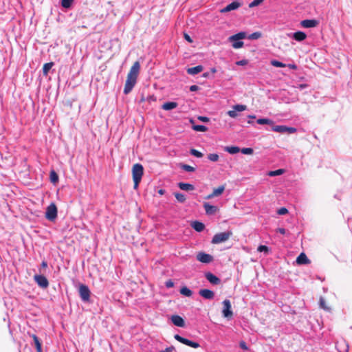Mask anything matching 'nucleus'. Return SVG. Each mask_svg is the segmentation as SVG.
I'll return each instance as SVG.
<instances>
[{
  "label": "nucleus",
  "mask_w": 352,
  "mask_h": 352,
  "mask_svg": "<svg viewBox=\"0 0 352 352\" xmlns=\"http://www.w3.org/2000/svg\"><path fill=\"white\" fill-rule=\"evenodd\" d=\"M225 151L230 154H236L240 151V148L238 146H226Z\"/></svg>",
  "instance_id": "nucleus-31"
},
{
  "label": "nucleus",
  "mask_w": 352,
  "mask_h": 352,
  "mask_svg": "<svg viewBox=\"0 0 352 352\" xmlns=\"http://www.w3.org/2000/svg\"><path fill=\"white\" fill-rule=\"evenodd\" d=\"M232 42V46L234 49H239L243 46V42L240 40L238 41H231Z\"/></svg>",
  "instance_id": "nucleus-35"
},
{
  "label": "nucleus",
  "mask_w": 352,
  "mask_h": 352,
  "mask_svg": "<svg viewBox=\"0 0 352 352\" xmlns=\"http://www.w3.org/2000/svg\"><path fill=\"white\" fill-rule=\"evenodd\" d=\"M78 292L80 297L83 302L89 301L91 292L88 286L84 284L80 285Z\"/></svg>",
  "instance_id": "nucleus-5"
},
{
  "label": "nucleus",
  "mask_w": 352,
  "mask_h": 352,
  "mask_svg": "<svg viewBox=\"0 0 352 352\" xmlns=\"http://www.w3.org/2000/svg\"><path fill=\"white\" fill-rule=\"evenodd\" d=\"M74 0H61V6L65 8L71 7Z\"/></svg>",
  "instance_id": "nucleus-37"
},
{
  "label": "nucleus",
  "mask_w": 352,
  "mask_h": 352,
  "mask_svg": "<svg viewBox=\"0 0 352 352\" xmlns=\"http://www.w3.org/2000/svg\"><path fill=\"white\" fill-rule=\"evenodd\" d=\"M136 82L137 78L127 76L123 91L124 94L126 95L129 94L132 91Z\"/></svg>",
  "instance_id": "nucleus-8"
},
{
  "label": "nucleus",
  "mask_w": 352,
  "mask_h": 352,
  "mask_svg": "<svg viewBox=\"0 0 352 352\" xmlns=\"http://www.w3.org/2000/svg\"><path fill=\"white\" fill-rule=\"evenodd\" d=\"M242 3L238 1H234L231 3L227 5L225 8H222L220 12L221 13H226L232 10H235L241 6Z\"/></svg>",
  "instance_id": "nucleus-12"
},
{
  "label": "nucleus",
  "mask_w": 352,
  "mask_h": 352,
  "mask_svg": "<svg viewBox=\"0 0 352 352\" xmlns=\"http://www.w3.org/2000/svg\"><path fill=\"white\" fill-rule=\"evenodd\" d=\"M232 109V110L228 111V115L230 117L234 118L238 116L237 111H243L246 110L247 106L245 104H235L233 106Z\"/></svg>",
  "instance_id": "nucleus-10"
},
{
  "label": "nucleus",
  "mask_w": 352,
  "mask_h": 352,
  "mask_svg": "<svg viewBox=\"0 0 352 352\" xmlns=\"http://www.w3.org/2000/svg\"><path fill=\"white\" fill-rule=\"evenodd\" d=\"M45 217L51 221H54L57 217V208L54 203L50 204L45 212Z\"/></svg>",
  "instance_id": "nucleus-2"
},
{
  "label": "nucleus",
  "mask_w": 352,
  "mask_h": 352,
  "mask_svg": "<svg viewBox=\"0 0 352 352\" xmlns=\"http://www.w3.org/2000/svg\"><path fill=\"white\" fill-rule=\"evenodd\" d=\"M241 151L244 155H251L254 152L252 148H243Z\"/></svg>",
  "instance_id": "nucleus-45"
},
{
  "label": "nucleus",
  "mask_w": 352,
  "mask_h": 352,
  "mask_svg": "<svg viewBox=\"0 0 352 352\" xmlns=\"http://www.w3.org/2000/svg\"><path fill=\"white\" fill-rule=\"evenodd\" d=\"M41 267H43V268H45L47 267V263L45 261H43L42 263H41Z\"/></svg>",
  "instance_id": "nucleus-60"
},
{
  "label": "nucleus",
  "mask_w": 352,
  "mask_h": 352,
  "mask_svg": "<svg viewBox=\"0 0 352 352\" xmlns=\"http://www.w3.org/2000/svg\"><path fill=\"white\" fill-rule=\"evenodd\" d=\"M175 197L177 199V200L180 203H184L186 199V195L180 192L175 193Z\"/></svg>",
  "instance_id": "nucleus-34"
},
{
  "label": "nucleus",
  "mask_w": 352,
  "mask_h": 352,
  "mask_svg": "<svg viewBox=\"0 0 352 352\" xmlns=\"http://www.w3.org/2000/svg\"><path fill=\"white\" fill-rule=\"evenodd\" d=\"M197 259L203 263H210L212 261L213 257L209 254L201 252L197 254Z\"/></svg>",
  "instance_id": "nucleus-11"
},
{
  "label": "nucleus",
  "mask_w": 352,
  "mask_h": 352,
  "mask_svg": "<svg viewBox=\"0 0 352 352\" xmlns=\"http://www.w3.org/2000/svg\"><path fill=\"white\" fill-rule=\"evenodd\" d=\"M271 64L272 65L274 66V67H286V65L282 62H280L278 60H272L271 61Z\"/></svg>",
  "instance_id": "nucleus-38"
},
{
  "label": "nucleus",
  "mask_w": 352,
  "mask_h": 352,
  "mask_svg": "<svg viewBox=\"0 0 352 352\" xmlns=\"http://www.w3.org/2000/svg\"><path fill=\"white\" fill-rule=\"evenodd\" d=\"M285 172V170L284 169H277L276 170H271L268 173V175L270 176V177H274V176H278V175H280L282 174H283Z\"/></svg>",
  "instance_id": "nucleus-33"
},
{
  "label": "nucleus",
  "mask_w": 352,
  "mask_h": 352,
  "mask_svg": "<svg viewBox=\"0 0 352 352\" xmlns=\"http://www.w3.org/2000/svg\"><path fill=\"white\" fill-rule=\"evenodd\" d=\"M165 190L164 189H160L158 190L157 192L160 195H164L165 193Z\"/></svg>",
  "instance_id": "nucleus-59"
},
{
  "label": "nucleus",
  "mask_w": 352,
  "mask_h": 352,
  "mask_svg": "<svg viewBox=\"0 0 352 352\" xmlns=\"http://www.w3.org/2000/svg\"><path fill=\"white\" fill-rule=\"evenodd\" d=\"M248 117L249 118H250V119H254V118H256V116H255L254 115H249Z\"/></svg>",
  "instance_id": "nucleus-61"
},
{
  "label": "nucleus",
  "mask_w": 352,
  "mask_h": 352,
  "mask_svg": "<svg viewBox=\"0 0 352 352\" xmlns=\"http://www.w3.org/2000/svg\"><path fill=\"white\" fill-rule=\"evenodd\" d=\"M32 338H33L34 343L35 344L37 352H43L41 343L40 342L38 338L35 334H33L32 336Z\"/></svg>",
  "instance_id": "nucleus-27"
},
{
  "label": "nucleus",
  "mask_w": 352,
  "mask_h": 352,
  "mask_svg": "<svg viewBox=\"0 0 352 352\" xmlns=\"http://www.w3.org/2000/svg\"><path fill=\"white\" fill-rule=\"evenodd\" d=\"M248 63V61L246 60H241L236 63L237 65L243 66L245 65Z\"/></svg>",
  "instance_id": "nucleus-51"
},
{
  "label": "nucleus",
  "mask_w": 352,
  "mask_h": 352,
  "mask_svg": "<svg viewBox=\"0 0 352 352\" xmlns=\"http://www.w3.org/2000/svg\"><path fill=\"white\" fill-rule=\"evenodd\" d=\"M199 89V87L195 85H191L189 88L190 91H197Z\"/></svg>",
  "instance_id": "nucleus-52"
},
{
  "label": "nucleus",
  "mask_w": 352,
  "mask_h": 352,
  "mask_svg": "<svg viewBox=\"0 0 352 352\" xmlns=\"http://www.w3.org/2000/svg\"><path fill=\"white\" fill-rule=\"evenodd\" d=\"M50 180L52 183H56L58 180V176L54 170H52L50 173Z\"/></svg>",
  "instance_id": "nucleus-39"
},
{
  "label": "nucleus",
  "mask_w": 352,
  "mask_h": 352,
  "mask_svg": "<svg viewBox=\"0 0 352 352\" xmlns=\"http://www.w3.org/2000/svg\"><path fill=\"white\" fill-rule=\"evenodd\" d=\"M231 235V232H223L217 233L214 235L211 242L213 244H219L225 242L230 238Z\"/></svg>",
  "instance_id": "nucleus-1"
},
{
  "label": "nucleus",
  "mask_w": 352,
  "mask_h": 352,
  "mask_svg": "<svg viewBox=\"0 0 352 352\" xmlns=\"http://www.w3.org/2000/svg\"><path fill=\"white\" fill-rule=\"evenodd\" d=\"M223 310L222 315L224 318H230L233 316V312L232 311V307L230 301L228 299H226L223 301Z\"/></svg>",
  "instance_id": "nucleus-6"
},
{
  "label": "nucleus",
  "mask_w": 352,
  "mask_h": 352,
  "mask_svg": "<svg viewBox=\"0 0 352 352\" xmlns=\"http://www.w3.org/2000/svg\"><path fill=\"white\" fill-rule=\"evenodd\" d=\"M179 292L182 295L187 297H190L192 295V290H190L188 287L186 286L182 287L180 289Z\"/></svg>",
  "instance_id": "nucleus-28"
},
{
  "label": "nucleus",
  "mask_w": 352,
  "mask_h": 352,
  "mask_svg": "<svg viewBox=\"0 0 352 352\" xmlns=\"http://www.w3.org/2000/svg\"><path fill=\"white\" fill-rule=\"evenodd\" d=\"M54 65L53 62L47 63L44 64L43 67V74L44 76H47L49 71L51 69L52 66Z\"/></svg>",
  "instance_id": "nucleus-30"
},
{
  "label": "nucleus",
  "mask_w": 352,
  "mask_h": 352,
  "mask_svg": "<svg viewBox=\"0 0 352 352\" xmlns=\"http://www.w3.org/2000/svg\"><path fill=\"white\" fill-rule=\"evenodd\" d=\"M272 130L275 132L280 133H288L292 134L296 132L297 129L295 127L287 126L285 125H272Z\"/></svg>",
  "instance_id": "nucleus-3"
},
{
  "label": "nucleus",
  "mask_w": 352,
  "mask_h": 352,
  "mask_svg": "<svg viewBox=\"0 0 352 352\" xmlns=\"http://www.w3.org/2000/svg\"><path fill=\"white\" fill-rule=\"evenodd\" d=\"M174 338L176 340H177L178 342H179L185 345H187L188 346L195 348V349H197L200 346V345L198 342H196L190 340L187 338H183L181 336H179V334H175L174 336Z\"/></svg>",
  "instance_id": "nucleus-7"
},
{
  "label": "nucleus",
  "mask_w": 352,
  "mask_h": 352,
  "mask_svg": "<svg viewBox=\"0 0 352 352\" xmlns=\"http://www.w3.org/2000/svg\"><path fill=\"white\" fill-rule=\"evenodd\" d=\"M157 98L154 95H151L146 97L145 99L144 98H142L141 101L146 100L148 102H155L156 101Z\"/></svg>",
  "instance_id": "nucleus-44"
},
{
  "label": "nucleus",
  "mask_w": 352,
  "mask_h": 352,
  "mask_svg": "<svg viewBox=\"0 0 352 352\" xmlns=\"http://www.w3.org/2000/svg\"><path fill=\"white\" fill-rule=\"evenodd\" d=\"M208 159L212 162H217L219 160V155L217 153H210L208 155Z\"/></svg>",
  "instance_id": "nucleus-42"
},
{
  "label": "nucleus",
  "mask_w": 352,
  "mask_h": 352,
  "mask_svg": "<svg viewBox=\"0 0 352 352\" xmlns=\"http://www.w3.org/2000/svg\"><path fill=\"white\" fill-rule=\"evenodd\" d=\"M292 37L296 41H303L307 38V34L301 31H298L292 34Z\"/></svg>",
  "instance_id": "nucleus-21"
},
{
  "label": "nucleus",
  "mask_w": 352,
  "mask_h": 352,
  "mask_svg": "<svg viewBox=\"0 0 352 352\" xmlns=\"http://www.w3.org/2000/svg\"><path fill=\"white\" fill-rule=\"evenodd\" d=\"M248 122L249 124H252V123H253V122H252V120H248Z\"/></svg>",
  "instance_id": "nucleus-64"
},
{
  "label": "nucleus",
  "mask_w": 352,
  "mask_h": 352,
  "mask_svg": "<svg viewBox=\"0 0 352 352\" xmlns=\"http://www.w3.org/2000/svg\"><path fill=\"white\" fill-rule=\"evenodd\" d=\"M261 37V33L259 32H255L249 35L248 38L251 40L258 39Z\"/></svg>",
  "instance_id": "nucleus-40"
},
{
  "label": "nucleus",
  "mask_w": 352,
  "mask_h": 352,
  "mask_svg": "<svg viewBox=\"0 0 352 352\" xmlns=\"http://www.w3.org/2000/svg\"><path fill=\"white\" fill-rule=\"evenodd\" d=\"M319 304H320V307L322 309H323L324 310H329V308L326 306L325 300L322 297H320V300H319Z\"/></svg>",
  "instance_id": "nucleus-43"
},
{
  "label": "nucleus",
  "mask_w": 352,
  "mask_h": 352,
  "mask_svg": "<svg viewBox=\"0 0 352 352\" xmlns=\"http://www.w3.org/2000/svg\"><path fill=\"white\" fill-rule=\"evenodd\" d=\"M225 190L224 186H220L217 188H214L212 192L207 196V199H212L214 197L219 196L221 195Z\"/></svg>",
  "instance_id": "nucleus-19"
},
{
  "label": "nucleus",
  "mask_w": 352,
  "mask_h": 352,
  "mask_svg": "<svg viewBox=\"0 0 352 352\" xmlns=\"http://www.w3.org/2000/svg\"><path fill=\"white\" fill-rule=\"evenodd\" d=\"M191 227L197 232H202L205 228V225L200 221H195L191 223Z\"/></svg>",
  "instance_id": "nucleus-22"
},
{
  "label": "nucleus",
  "mask_w": 352,
  "mask_h": 352,
  "mask_svg": "<svg viewBox=\"0 0 352 352\" xmlns=\"http://www.w3.org/2000/svg\"><path fill=\"white\" fill-rule=\"evenodd\" d=\"M177 106L178 103L176 102H167L162 104V109L166 111H170L177 107Z\"/></svg>",
  "instance_id": "nucleus-24"
},
{
  "label": "nucleus",
  "mask_w": 352,
  "mask_h": 352,
  "mask_svg": "<svg viewBox=\"0 0 352 352\" xmlns=\"http://www.w3.org/2000/svg\"><path fill=\"white\" fill-rule=\"evenodd\" d=\"M140 181H141V179H138L137 181H133L134 182V188H138Z\"/></svg>",
  "instance_id": "nucleus-58"
},
{
  "label": "nucleus",
  "mask_w": 352,
  "mask_h": 352,
  "mask_svg": "<svg viewBox=\"0 0 352 352\" xmlns=\"http://www.w3.org/2000/svg\"><path fill=\"white\" fill-rule=\"evenodd\" d=\"M301 25L305 28L316 27L318 22L315 19H305L301 21Z\"/></svg>",
  "instance_id": "nucleus-17"
},
{
  "label": "nucleus",
  "mask_w": 352,
  "mask_h": 352,
  "mask_svg": "<svg viewBox=\"0 0 352 352\" xmlns=\"http://www.w3.org/2000/svg\"><path fill=\"white\" fill-rule=\"evenodd\" d=\"M276 232H279L280 234H285V232H286V230L283 228H278L277 230H276Z\"/></svg>",
  "instance_id": "nucleus-53"
},
{
  "label": "nucleus",
  "mask_w": 352,
  "mask_h": 352,
  "mask_svg": "<svg viewBox=\"0 0 352 352\" xmlns=\"http://www.w3.org/2000/svg\"><path fill=\"white\" fill-rule=\"evenodd\" d=\"M198 120H199L200 121H202V122H208L209 121V118L208 117H205V116H199L198 118Z\"/></svg>",
  "instance_id": "nucleus-54"
},
{
  "label": "nucleus",
  "mask_w": 352,
  "mask_h": 352,
  "mask_svg": "<svg viewBox=\"0 0 352 352\" xmlns=\"http://www.w3.org/2000/svg\"><path fill=\"white\" fill-rule=\"evenodd\" d=\"M208 73H204L203 74V77H208Z\"/></svg>",
  "instance_id": "nucleus-62"
},
{
  "label": "nucleus",
  "mask_w": 352,
  "mask_h": 352,
  "mask_svg": "<svg viewBox=\"0 0 352 352\" xmlns=\"http://www.w3.org/2000/svg\"><path fill=\"white\" fill-rule=\"evenodd\" d=\"M206 278L212 285H219L221 279L211 272H207L205 274Z\"/></svg>",
  "instance_id": "nucleus-15"
},
{
  "label": "nucleus",
  "mask_w": 352,
  "mask_h": 352,
  "mask_svg": "<svg viewBox=\"0 0 352 352\" xmlns=\"http://www.w3.org/2000/svg\"><path fill=\"white\" fill-rule=\"evenodd\" d=\"M256 122L258 124H269L271 126L274 124V121L269 118H259L256 120Z\"/></svg>",
  "instance_id": "nucleus-29"
},
{
  "label": "nucleus",
  "mask_w": 352,
  "mask_h": 352,
  "mask_svg": "<svg viewBox=\"0 0 352 352\" xmlns=\"http://www.w3.org/2000/svg\"><path fill=\"white\" fill-rule=\"evenodd\" d=\"M257 251L258 252H265L266 253H267L269 252V248L266 245H260L258 248H257Z\"/></svg>",
  "instance_id": "nucleus-46"
},
{
  "label": "nucleus",
  "mask_w": 352,
  "mask_h": 352,
  "mask_svg": "<svg viewBox=\"0 0 352 352\" xmlns=\"http://www.w3.org/2000/svg\"><path fill=\"white\" fill-rule=\"evenodd\" d=\"M178 186L180 189L183 190H192L195 189V186L192 184H188V183H183L180 182L178 184Z\"/></svg>",
  "instance_id": "nucleus-25"
},
{
  "label": "nucleus",
  "mask_w": 352,
  "mask_h": 352,
  "mask_svg": "<svg viewBox=\"0 0 352 352\" xmlns=\"http://www.w3.org/2000/svg\"><path fill=\"white\" fill-rule=\"evenodd\" d=\"M180 167L186 172H194L195 170L194 167L188 164H181Z\"/></svg>",
  "instance_id": "nucleus-36"
},
{
  "label": "nucleus",
  "mask_w": 352,
  "mask_h": 352,
  "mask_svg": "<svg viewBox=\"0 0 352 352\" xmlns=\"http://www.w3.org/2000/svg\"><path fill=\"white\" fill-rule=\"evenodd\" d=\"M211 72H212V73H215V72H216V69H215V68H212V69H211Z\"/></svg>",
  "instance_id": "nucleus-63"
},
{
  "label": "nucleus",
  "mask_w": 352,
  "mask_h": 352,
  "mask_svg": "<svg viewBox=\"0 0 352 352\" xmlns=\"http://www.w3.org/2000/svg\"><path fill=\"white\" fill-rule=\"evenodd\" d=\"M204 208L207 214H214L218 210V208L215 206L210 205L209 203H204Z\"/></svg>",
  "instance_id": "nucleus-18"
},
{
  "label": "nucleus",
  "mask_w": 352,
  "mask_h": 352,
  "mask_svg": "<svg viewBox=\"0 0 352 352\" xmlns=\"http://www.w3.org/2000/svg\"><path fill=\"white\" fill-rule=\"evenodd\" d=\"M165 286L166 288H172L174 287V282L172 280H168L165 282Z\"/></svg>",
  "instance_id": "nucleus-49"
},
{
  "label": "nucleus",
  "mask_w": 352,
  "mask_h": 352,
  "mask_svg": "<svg viewBox=\"0 0 352 352\" xmlns=\"http://www.w3.org/2000/svg\"><path fill=\"white\" fill-rule=\"evenodd\" d=\"M184 38H185V39H186V41H188L189 43H192V39H191L190 36L188 34H184Z\"/></svg>",
  "instance_id": "nucleus-55"
},
{
  "label": "nucleus",
  "mask_w": 352,
  "mask_h": 352,
  "mask_svg": "<svg viewBox=\"0 0 352 352\" xmlns=\"http://www.w3.org/2000/svg\"><path fill=\"white\" fill-rule=\"evenodd\" d=\"M296 263L298 265H305L309 264L310 263L309 259L307 258V255L302 252L296 258Z\"/></svg>",
  "instance_id": "nucleus-20"
},
{
  "label": "nucleus",
  "mask_w": 352,
  "mask_h": 352,
  "mask_svg": "<svg viewBox=\"0 0 352 352\" xmlns=\"http://www.w3.org/2000/svg\"><path fill=\"white\" fill-rule=\"evenodd\" d=\"M239 346L243 350H248V347L246 343L244 341L240 342Z\"/></svg>",
  "instance_id": "nucleus-50"
},
{
  "label": "nucleus",
  "mask_w": 352,
  "mask_h": 352,
  "mask_svg": "<svg viewBox=\"0 0 352 352\" xmlns=\"http://www.w3.org/2000/svg\"><path fill=\"white\" fill-rule=\"evenodd\" d=\"M246 37V33L245 32H240L236 34L231 36L229 38L230 41H238L241 39H243Z\"/></svg>",
  "instance_id": "nucleus-26"
},
{
  "label": "nucleus",
  "mask_w": 352,
  "mask_h": 352,
  "mask_svg": "<svg viewBox=\"0 0 352 352\" xmlns=\"http://www.w3.org/2000/svg\"><path fill=\"white\" fill-rule=\"evenodd\" d=\"M263 1V0H253L250 4H249V7L250 8H253V7H256L258 5H260L262 2Z\"/></svg>",
  "instance_id": "nucleus-47"
},
{
  "label": "nucleus",
  "mask_w": 352,
  "mask_h": 352,
  "mask_svg": "<svg viewBox=\"0 0 352 352\" xmlns=\"http://www.w3.org/2000/svg\"><path fill=\"white\" fill-rule=\"evenodd\" d=\"M287 66H288L289 68L292 69H297V66H296V64H289Z\"/></svg>",
  "instance_id": "nucleus-56"
},
{
  "label": "nucleus",
  "mask_w": 352,
  "mask_h": 352,
  "mask_svg": "<svg viewBox=\"0 0 352 352\" xmlns=\"http://www.w3.org/2000/svg\"><path fill=\"white\" fill-rule=\"evenodd\" d=\"M307 87V84H300V85H298V88H299L300 89H301V90H302V89H305V88H306Z\"/></svg>",
  "instance_id": "nucleus-57"
},
{
  "label": "nucleus",
  "mask_w": 352,
  "mask_h": 352,
  "mask_svg": "<svg viewBox=\"0 0 352 352\" xmlns=\"http://www.w3.org/2000/svg\"><path fill=\"white\" fill-rule=\"evenodd\" d=\"M34 280L37 285L42 289H46L49 286V281L47 278L41 274H36L34 276Z\"/></svg>",
  "instance_id": "nucleus-9"
},
{
  "label": "nucleus",
  "mask_w": 352,
  "mask_h": 352,
  "mask_svg": "<svg viewBox=\"0 0 352 352\" xmlns=\"http://www.w3.org/2000/svg\"><path fill=\"white\" fill-rule=\"evenodd\" d=\"M140 65L138 61H136L133 63L132 67L130 69L129 72L127 74V76L138 78V76L140 72Z\"/></svg>",
  "instance_id": "nucleus-13"
},
{
  "label": "nucleus",
  "mask_w": 352,
  "mask_h": 352,
  "mask_svg": "<svg viewBox=\"0 0 352 352\" xmlns=\"http://www.w3.org/2000/svg\"><path fill=\"white\" fill-rule=\"evenodd\" d=\"M204 67L202 65H197L193 67H190L187 69V73L190 75H196L201 72H202Z\"/></svg>",
  "instance_id": "nucleus-23"
},
{
  "label": "nucleus",
  "mask_w": 352,
  "mask_h": 352,
  "mask_svg": "<svg viewBox=\"0 0 352 352\" xmlns=\"http://www.w3.org/2000/svg\"><path fill=\"white\" fill-rule=\"evenodd\" d=\"M199 294L205 299L212 300L214 297V292L208 289H202L199 291Z\"/></svg>",
  "instance_id": "nucleus-14"
},
{
  "label": "nucleus",
  "mask_w": 352,
  "mask_h": 352,
  "mask_svg": "<svg viewBox=\"0 0 352 352\" xmlns=\"http://www.w3.org/2000/svg\"><path fill=\"white\" fill-rule=\"evenodd\" d=\"M192 128L195 131L205 132L208 131V128L204 125L195 124L192 125Z\"/></svg>",
  "instance_id": "nucleus-32"
},
{
  "label": "nucleus",
  "mask_w": 352,
  "mask_h": 352,
  "mask_svg": "<svg viewBox=\"0 0 352 352\" xmlns=\"http://www.w3.org/2000/svg\"><path fill=\"white\" fill-rule=\"evenodd\" d=\"M288 212V210L286 208H280L278 210L277 213L280 215H284Z\"/></svg>",
  "instance_id": "nucleus-48"
},
{
  "label": "nucleus",
  "mask_w": 352,
  "mask_h": 352,
  "mask_svg": "<svg viewBox=\"0 0 352 352\" xmlns=\"http://www.w3.org/2000/svg\"><path fill=\"white\" fill-rule=\"evenodd\" d=\"M144 173V168L140 164H135L133 165L132 168L133 179L137 181L142 179Z\"/></svg>",
  "instance_id": "nucleus-4"
},
{
  "label": "nucleus",
  "mask_w": 352,
  "mask_h": 352,
  "mask_svg": "<svg viewBox=\"0 0 352 352\" xmlns=\"http://www.w3.org/2000/svg\"><path fill=\"white\" fill-rule=\"evenodd\" d=\"M190 153L192 155H193V156H195V157H199H199H201L203 156L202 153H201L200 151H197V150H196V149H195V148H191V149L190 150Z\"/></svg>",
  "instance_id": "nucleus-41"
},
{
  "label": "nucleus",
  "mask_w": 352,
  "mask_h": 352,
  "mask_svg": "<svg viewBox=\"0 0 352 352\" xmlns=\"http://www.w3.org/2000/svg\"><path fill=\"white\" fill-rule=\"evenodd\" d=\"M171 321L173 323V324L177 327H184L185 326V322L184 319L178 315L172 316Z\"/></svg>",
  "instance_id": "nucleus-16"
}]
</instances>
